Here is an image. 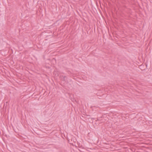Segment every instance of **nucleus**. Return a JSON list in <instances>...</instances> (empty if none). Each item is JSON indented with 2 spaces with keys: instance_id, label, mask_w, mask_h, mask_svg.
<instances>
[{
  "instance_id": "nucleus-2",
  "label": "nucleus",
  "mask_w": 152,
  "mask_h": 152,
  "mask_svg": "<svg viewBox=\"0 0 152 152\" xmlns=\"http://www.w3.org/2000/svg\"><path fill=\"white\" fill-rule=\"evenodd\" d=\"M78 145H79V147H82V146H81V145H80L79 144Z\"/></svg>"
},
{
  "instance_id": "nucleus-1",
  "label": "nucleus",
  "mask_w": 152,
  "mask_h": 152,
  "mask_svg": "<svg viewBox=\"0 0 152 152\" xmlns=\"http://www.w3.org/2000/svg\"><path fill=\"white\" fill-rule=\"evenodd\" d=\"M66 78V76H64V80H65V78Z\"/></svg>"
}]
</instances>
